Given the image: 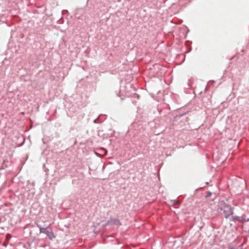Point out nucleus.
<instances>
[{
    "label": "nucleus",
    "mask_w": 249,
    "mask_h": 249,
    "mask_svg": "<svg viewBox=\"0 0 249 249\" xmlns=\"http://www.w3.org/2000/svg\"><path fill=\"white\" fill-rule=\"evenodd\" d=\"M220 204L226 209L223 211L225 217L226 218H229L230 215H232L233 214L232 208L230 205L226 204L224 201H221L220 202Z\"/></svg>",
    "instance_id": "obj_1"
},
{
    "label": "nucleus",
    "mask_w": 249,
    "mask_h": 249,
    "mask_svg": "<svg viewBox=\"0 0 249 249\" xmlns=\"http://www.w3.org/2000/svg\"><path fill=\"white\" fill-rule=\"evenodd\" d=\"M229 219L231 221H238V222L242 223L249 222V218H247L245 214H243L241 216H232L231 218H229Z\"/></svg>",
    "instance_id": "obj_2"
},
{
    "label": "nucleus",
    "mask_w": 249,
    "mask_h": 249,
    "mask_svg": "<svg viewBox=\"0 0 249 249\" xmlns=\"http://www.w3.org/2000/svg\"><path fill=\"white\" fill-rule=\"evenodd\" d=\"M39 231L40 233H44L46 234L50 239H52L55 237L53 232L47 230L46 228L39 227Z\"/></svg>",
    "instance_id": "obj_3"
},
{
    "label": "nucleus",
    "mask_w": 249,
    "mask_h": 249,
    "mask_svg": "<svg viewBox=\"0 0 249 249\" xmlns=\"http://www.w3.org/2000/svg\"><path fill=\"white\" fill-rule=\"evenodd\" d=\"M171 202L173 204V207L175 209H178V205H179L181 203V201L179 200L178 199H174V200H171Z\"/></svg>",
    "instance_id": "obj_4"
},
{
    "label": "nucleus",
    "mask_w": 249,
    "mask_h": 249,
    "mask_svg": "<svg viewBox=\"0 0 249 249\" xmlns=\"http://www.w3.org/2000/svg\"><path fill=\"white\" fill-rule=\"evenodd\" d=\"M111 225H117L118 226L122 225V223L119 218H113L112 219V222Z\"/></svg>",
    "instance_id": "obj_5"
},
{
    "label": "nucleus",
    "mask_w": 249,
    "mask_h": 249,
    "mask_svg": "<svg viewBox=\"0 0 249 249\" xmlns=\"http://www.w3.org/2000/svg\"><path fill=\"white\" fill-rule=\"evenodd\" d=\"M243 228L244 229V231L246 233H249V221L242 223Z\"/></svg>",
    "instance_id": "obj_6"
},
{
    "label": "nucleus",
    "mask_w": 249,
    "mask_h": 249,
    "mask_svg": "<svg viewBox=\"0 0 249 249\" xmlns=\"http://www.w3.org/2000/svg\"><path fill=\"white\" fill-rule=\"evenodd\" d=\"M186 45L187 46V47H188V51L186 52V53H190L192 51V47L191 46V42L189 41H186Z\"/></svg>",
    "instance_id": "obj_7"
},
{
    "label": "nucleus",
    "mask_w": 249,
    "mask_h": 249,
    "mask_svg": "<svg viewBox=\"0 0 249 249\" xmlns=\"http://www.w3.org/2000/svg\"><path fill=\"white\" fill-rule=\"evenodd\" d=\"M101 115H99L96 119H94L93 121V123L95 124L101 123L103 122V120L100 119V116Z\"/></svg>",
    "instance_id": "obj_8"
},
{
    "label": "nucleus",
    "mask_w": 249,
    "mask_h": 249,
    "mask_svg": "<svg viewBox=\"0 0 249 249\" xmlns=\"http://www.w3.org/2000/svg\"><path fill=\"white\" fill-rule=\"evenodd\" d=\"M212 195V192L211 191H207L205 196V198H208Z\"/></svg>",
    "instance_id": "obj_9"
},
{
    "label": "nucleus",
    "mask_w": 249,
    "mask_h": 249,
    "mask_svg": "<svg viewBox=\"0 0 249 249\" xmlns=\"http://www.w3.org/2000/svg\"><path fill=\"white\" fill-rule=\"evenodd\" d=\"M64 22V19H63V18L62 17L58 21H57V23L58 24H63Z\"/></svg>",
    "instance_id": "obj_10"
},
{
    "label": "nucleus",
    "mask_w": 249,
    "mask_h": 249,
    "mask_svg": "<svg viewBox=\"0 0 249 249\" xmlns=\"http://www.w3.org/2000/svg\"><path fill=\"white\" fill-rule=\"evenodd\" d=\"M102 151L104 152L103 154L104 156H106L107 154V150L105 148V150H103Z\"/></svg>",
    "instance_id": "obj_11"
},
{
    "label": "nucleus",
    "mask_w": 249,
    "mask_h": 249,
    "mask_svg": "<svg viewBox=\"0 0 249 249\" xmlns=\"http://www.w3.org/2000/svg\"><path fill=\"white\" fill-rule=\"evenodd\" d=\"M111 222H112V219L111 220H109L107 221V223H106V225H108L110 224H111Z\"/></svg>",
    "instance_id": "obj_12"
},
{
    "label": "nucleus",
    "mask_w": 249,
    "mask_h": 249,
    "mask_svg": "<svg viewBox=\"0 0 249 249\" xmlns=\"http://www.w3.org/2000/svg\"><path fill=\"white\" fill-rule=\"evenodd\" d=\"M24 141H25V140H24L23 141V142H22L21 143H20V144H18V146H19V147H20V146H21L22 145H23V144H24Z\"/></svg>",
    "instance_id": "obj_13"
},
{
    "label": "nucleus",
    "mask_w": 249,
    "mask_h": 249,
    "mask_svg": "<svg viewBox=\"0 0 249 249\" xmlns=\"http://www.w3.org/2000/svg\"><path fill=\"white\" fill-rule=\"evenodd\" d=\"M116 94L117 95V96L118 97H120V91H119V92H117V91H116Z\"/></svg>",
    "instance_id": "obj_14"
},
{
    "label": "nucleus",
    "mask_w": 249,
    "mask_h": 249,
    "mask_svg": "<svg viewBox=\"0 0 249 249\" xmlns=\"http://www.w3.org/2000/svg\"><path fill=\"white\" fill-rule=\"evenodd\" d=\"M99 149L102 151L103 150H105V148L103 147H100L99 148Z\"/></svg>",
    "instance_id": "obj_15"
},
{
    "label": "nucleus",
    "mask_w": 249,
    "mask_h": 249,
    "mask_svg": "<svg viewBox=\"0 0 249 249\" xmlns=\"http://www.w3.org/2000/svg\"><path fill=\"white\" fill-rule=\"evenodd\" d=\"M64 12L68 13V11L67 10H62V14H63Z\"/></svg>",
    "instance_id": "obj_16"
},
{
    "label": "nucleus",
    "mask_w": 249,
    "mask_h": 249,
    "mask_svg": "<svg viewBox=\"0 0 249 249\" xmlns=\"http://www.w3.org/2000/svg\"><path fill=\"white\" fill-rule=\"evenodd\" d=\"M95 154L98 157H100V154H99L98 153H97V152H95Z\"/></svg>",
    "instance_id": "obj_17"
},
{
    "label": "nucleus",
    "mask_w": 249,
    "mask_h": 249,
    "mask_svg": "<svg viewBox=\"0 0 249 249\" xmlns=\"http://www.w3.org/2000/svg\"><path fill=\"white\" fill-rule=\"evenodd\" d=\"M44 171L47 172L48 171V169L45 168V165H44Z\"/></svg>",
    "instance_id": "obj_18"
},
{
    "label": "nucleus",
    "mask_w": 249,
    "mask_h": 249,
    "mask_svg": "<svg viewBox=\"0 0 249 249\" xmlns=\"http://www.w3.org/2000/svg\"><path fill=\"white\" fill-rule=\"evenodd\" d=\"M132 125L135 126V125H136V124H135V123H133V124H132Z\"/></svg>",
    "instance_id": "obj_19"
},
{
    "label": "nucleus",
    "mask_w": 249,
    "mask_h": 249,
    "mask_svg": "<svg viewBox=\"0 0 249 249\" xmlns=\"http://www.w3.org/2000/svg\"><path fill=\"white\" fill-rule=\"evenodd\" d=\"M215 198V197L214 198L212 199V200L213 201L214 200Z\"/></svg>",
    "instance_id": "obj_20"
},
{
    "label": "nucleus",
    "mask_w": 249,
    "mask_h": 249,
    "mask_svg": "<svg viewBox=\"0 0 249 249\" xmlns=\"http://www.w3.org/2000/svg\"><path fill=\"white\" fill-rule=\"evenodd\" d=\"M206 184H208V182H206Z\"/></svg>",
    "instance_id": "obj_21"
},
{
    "label": "nucleus",
    "mask_w": 249,
    "mask_h": 249,
    "mask_svg": "<svg viewBox=\"0 0 249 249\" xmlns=\"http://www.w3.org/2000/svg\"><path fill=\"white\" fill-rule=\"evenodd\" d=\"M100 1V0H99L98 2H99Z\"/></svg>",
    "instance_id": "obj_22"
}]
</instances>
